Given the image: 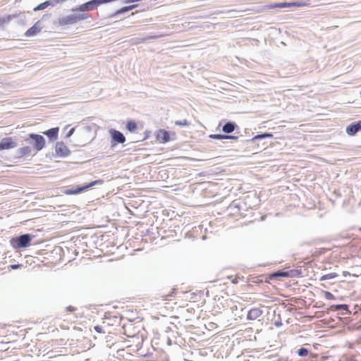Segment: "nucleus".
<instances>
[{
    "mask_svg": "<svg viewBox=\"0 0 361 361\" xmlns=\"http://www.w3.org/2000/svg\"><path fill=\"white\" fill-rule=\"evenodd\" d=\"M90 17L91 16L87 13H78V11H72L71 14L59 18L57 23L59 26L64 27L75 25Z\"/></svg>",
    "mask_w": 361,
    "mask_h": 361,
    "instance_id": "obj_1",
    "label": "nucleus"
},
{
    "mask_svg": "<svg viewBox=\"0 0 361 361\" xmlns=\"http://www.w3.org/2000/svg\"><path fill=\"white\" fill-rule=\"evenodd\" d=\"M24 141L30 145L32 150L35 151V154L41 151L45 146V138L39 134L29 133L24 138Z\"/></svg>",
    "mask_w": 361,
    "mask_h": 361,
    "instance_id": "obj_2",
    "label": "nucleus"
},
{
    "mask_svg": "<svg viewBox=\"0 0 361 361\" xmlns=\"http://www.w3.org/2000/svg\"><path fill=\"white\" fill-rule=\"evenodd\" d=\"M34 237L33 235L30 233L22 234L12 238L10 240V244L16 250L26 248L31 245V241L33 240Z\"/></svg>",
    "mask_w": 361,
    "mask_h": 361,
    "instance_id": "obj_3",
    "label": "nucleus"
},
{
    "mask_svg": "<svg viewBox=\"0 0 361 361\" xmlns=\"http://www.w3.org/2000/svg\"><path fill=\"white\" fill-rule=\"evenodd\" d=\"M109 133L111 135V147H115L118 144H123L126 139L124 135L116 129H110Z\"/></svg>",
    "mask_w": 361,
    "mask_h": 361,
    "instance_id": "obj_4",
    "label": "nucleus"
},
{
    "mask_svg": "<svg viewBox=\"0 0 361 361\" xmlns=\"http://www.w3.org/2000/svg\"><path fill=\"white\" fill-rule=\"evenodd\" d=\"M102 183H103L102 180H96L89 183L88 184H85L82 186H77L75 188L67 189L65 190L64 193L66 195H77V194H79L81 192L92 187V186H94L98 184H102Z\"/></svg>",
    "mask_w": 361,
    "mask_h": 361,
    "instance_id": "obj_5",
    "label": "nucleus"
},
{
    "mask_svg": "<svg viewBox=\"0 0 361 361\" xmlns=\"http://www.w3.org/2000/svg\"><path fill=\"white\" fill-rule=\"evenodd\" d=\"M18 146L16 139L13 137H5L0 141V151L16 148Z\"/></svg>",
    "mask_w": 361,
    "mask_h": 361,
    "instance_id": "obj_6",
    "label": "nucleus"
},
{
    "mask_svg": "<svg viewBox=\"0 0 361 361\" xmlns=\"http://www.w3.org/2000/svg\"><path fill=\"white\" fill-rule=\"evenodd\" d=\"M97 8L94 0H90L71 9V11H78V13H85Z\"/></svg>",
    "mask_w": 361,
    "mask_h": 361,
    "instance_id": "obj_7",
    "label": "nucleus"
},
{
    "mask_svg": "<svg viewBox=\"0 0 361 361\" xmlns=\"http://www.w3.org/2000/svg\"><path fill=\"white\" fill-rule=\"evenodd\" d=\"M42 30L40 20L37 21L33 26L29 28L24 34L25 37H33L37 35Z\"/></svg>",
    "mask_w": 361,
    "mask_h": 361,
    "instance_id": "obj_8",
    "label": "nucleus"
},
{
    "mask_svg": "<svg viewBox=\"0 0 361 361\" xmlns=\"http://www.w3.org/2000/svg\"><path fill=\"white\" fill-rule=\"evenodd\" d=\"M55 151L58 156L65 157L70 154V150L63 142H58L55 146Z\"/></svg>",
    "mask_w": 361,
    "mask_h": 361,
    "instance_id": "obj_9",
    "label": "nucleus"
},
{
    "mask_svg": "<svg viewBox=\"0 0 361 361\" xmlns=\"http://www.w3.org/2000/svg\"><path fill=\"white\" fill-rule=\"evenodd\" d=\"M361 130V120L353 122L346 127V133L349 135H355Z\"/></svg>",
    "mask_w": 361,
    "mask_h": 361,
    "instance_id": "obj_10",
    "label": "nucleus"
},
{
    "mask_svg": "<svg viewBox=\"0 0 361 361\" xmlns=\"http://www.w3.org/2000/svg\"><path fill=\"white\" fill-rule=\"evenodd\" d=\"M32 149L31 146H25L18 148L15 153L16 158H23L31 155Z\"/></svg>",
    "mask_w": 361,
    "mask_h": 361,
    "instance_id": "obj_11",
    "label": "nucleus"
},
{
    "mask_svg": "<svg viewBox=\"0 0 361 361\" xmlns=\"http://www.w3.org/2000/svg\"><path fill=\"white\" fill-rule=\"evenodd\" d=\"M263 312L260 308L255 307L252 308L247 312V320H255L262 316Z\"/></svg>",
    "mask_w": 361,
    "mask_h": 361,
    "instance_id": "obj_12",
    "label": "nucleus"
},
{
    "mask_svg": "<svg viewBox=\"0 0 361 361\" xmlns=\"http://www.w3.org/2000/svg\"><path fill=\"white\" fill-rule=\"evenodd\" d=\"M59 128H51L46 130L44 134L47 136L51 142L56 140L58 138Z\"/></svg>",
    "mask_w": 361,
    "mask_h": 361,
    "instance_id": "obj_13",
    "label": "nucleus"
},
{
    "mask_svg": "<svg viewBox=\"0 0 361 361\" xmlns=\"http://www.w3.org/2000/svg\"><path fill=\"white\" fill-rule=\"evenodd\" d=\"M157 138L162 143L168 142L171 140L169 132L162 129L157 131Z\"/></svg>",
    "mask_w": 361,
    "mask_h": 361,
    "instance_id": "obj_14",
    "label": "nucleus"
},
{
    "mask_svg": "<svg viewBox=\"0 0 361 361\" xmlns=\"http://www.w3.org/2000/svg\"><path fill=\"white\" fill-rule=\"evenodd\" d=\"M279 278H286V271L279 270L277 271L269 274L267 279L270 281H277Z\"/></svg>",
    "mask_w": 361,
    "mask_h": 361,
    "instance_id": "obj_15",
    "label": "nucleus"
},
{
    "mask_svg": "<svg viewBox=\"0 0 361 361\" xmlns=\"http://www.w3.org/2000/svg\"><path fill=\"white\" fill-rule=\"evenodd\" d=\"M238 126L235 122L227 121L222 127V131L226 134H229L233 132Z\"/></svg>",
    "mask_w": 361,
    "mask_h": 361,
    "instance_id": "obj_16",
    "label": "nucleus"
},
{
    "mask_svg": "<svg viewBox=\"0 0 361 361\" xmlns=\"http://www.w3.org/2000/svg\"><path fill=\"white\" fill-rule=\"evenodd\" d=\"M16 16L9 14L6 16L0 17V30H4L5 27L8 25V23L13 20L15 19Z\"/></svg>",
    "mask_w": 361,
    "mask_h": 361,
    "instance_id": "obj_17",
    "label": "nucleus"
},
{
    "mask_svg": "<svg viewBox=\"0 0 361 361\" xmlns=\"http://www.w3.org/2000/svg\"><path fill=\"white\" fill-rule=\"evenodd\" d=\"M329 310L331 311H345L347 312H350L349 306L345 304H340V305H332L330 306Z\"/></svg>",
    "mask_w": 361,
    "mask_h": 361,
    "instance_id": "obj_18",
    "label": "nucleus"
},
{
    "mask_svg": "<svg viewBox=\"0 0 361 361\" xmlns=\"http://www.w3.org/2000/svg\"><path fill=\"white\" fill-rule=\"evenodd\" d=\"M12 15L16 16L15 19H16L17 24L20 25H25L27 19L25 13H13Z\"/></svg>",
    "mask_w": 361,
    "mask_h": 361,
    "instance_id": "obj_19",
    "label": "nucleus"
},
{
    "mask_svg": "<svg viewBox=\"0 0 361 361\" xmlns=\"http://www.w3.org/2000/svg\"><path fill=\"white\" fill-rule=\"evenodd\" d=\"M273 137H274V135L271 133H264L258 134V135L254 136L250 140V141L254 142L258 140H262V139H265V138H272Z\"/></svg>",
    "mask_w": 361,
    "mask_h": 361,
    "instance_id": "obj_20",
    "label": "nucleus"
},
{
    "mask_svg": "<svg viewBox=\"0 0 361 361\" xmlns=\"http://www.w3.org/2000/svg\"><path fill=\"white\" fill-rule=\"evenodd\" d=\"M290 4L289 2H279L271 4L268 6L269 8H285L290 7Z\"/></svg>",
    "mask_w": 361,
    "mask_h": 361,
    "instance_id": "obj_21",
    "label": "nucleus"
},
{
    "mask_svg": "<svg viewBox=\"0 0 361 361\" xmlns=\"http://www.w3.org/2000/svg\"><path fill=\"white\" fill-rule=\"evenodd\" d=\"M286 271V278H295L299 277L302 274V271L300 269H291Z\"/></svg>",
    "mask_w": 361,
    "mask_h": 361,
    "instance_id": "obj_22",
    "label": "nucleus"
},
{
    "mask_svg": "<svg viewBox=\"0 0 361 361\" xmlns=\"http://www.w3.org/2000/svg\"><path fill=\"white\" fill-rule=\"evenodd\" d=\"M128 8H126V6H123L121 8L117 10L116 11H115L114 13H113L112 14H111L109 16V18H118L122 14H124L127 12H129L128 11Z\"/></svg>",
    "mask_w": 361,
    "mask_h": 361,
    "instance_id": "obj_23",
    "label": "nucleus"
},
{
    "mask_svg": "<svg viewBox=\"0 0 361 361\" xmlns=\"http://www.w3.org/2000/svg\"><path fill=\"white\" fill-rule=\"evenodd\" d=\"M126 127L129 132L134 133L137 128V125L135 121L130 120L127 121Z\"/></svg>",
    "mask_w": 361,
    "mask_h": 361,
    "instance_id": "obj_24",
    "label": "nucleus"
},
{
    "mask_svg": "<svg viewBox=\"0 0 361 361\" xmlns=\"http://www.w3.org/2000/svg\"><path fill=\"white\" fill-rule=\"evenodd\" d=\"M336 276H338L336 273H329V274H324L322 276H321L319 280L322 281L330 280V279H333L336 278Z\"/></svg>",
    "mask_w": 361,
    "mask_h": 361,
    "instance_id": "obj_25",
    "label": "nucleus"
},
{
    "mask_svg": "<svg viewBox=\"0 0 361 361\" xmlns=\"http://www.w3.org/2000/svg\"><path fill=\"white\" fill-rule=\"evenodd\" d=\"M310 353V350L306 348H300L297 351V354L300 356V357H306Z\"/></svg>",
    "mask_w": 361,
    "mask_h": 361,
    "instance_id": "obj_26",
    "label": "nucleus"
},
{
    "mask_svg": "<svg viewBox=\"0 0 361 361\" xmlns=\"http://www.w3.org/2000/svg\"><path fill=\"white\" fill-rule=\"evenodd\" d=\"M47 4V1L39 4L37 6H36L34 8V11H41V10H44L45 8H47L48 7V4Z\"/></svg>",
    "mask_w": 361,
    "mask_h": 361,
    "instance_id": "obj_27",
    "label": "nucleus"
},
{
    "mask_svg": "<svg viewBox=\"0 0 361 361\" xmlns=\"http://www.w3.org/2000/svg\"><path fill=\"white\" fill-rule=\"evenodd\" d=\"M209 137L214 140H224L226 139L224 134H211Z\"/></svg>",
    "mask_w": 361,
    "mask_h": 361,
    "instance_id": "obj_28",
    "label": "nucleus"
},
{
    "mask_svg": "<svg viewBox=\"0 0 361 361\" xmlns=\"http://www.w3.org/2000/svg\"><path fill=\"white\" fill-rule=\"evenodd\" d=\"M175 125L180 126H189V122L186 119H183L181 121H175Z\"/></svg>",
    "mask_w": 361,
    "mask_h": 361,
    "instance_id": "obj_29",
    "label": "nucleus"
},
{
    "mask_svg": "<svg viewBox=\"0 0 361 361\" xmlns=\"http://www.w3.org/2000/svg\"><path fill=\"white\" fill-rule=\"evenodd\" d=\"M47 4H48V6L54 7L57 4H59V0H47Z\"/></svg>",
    "mask_w": 361,
    "mask_h": 361,
    "instance_id": "obj_30",
    "label": "nucleus"
},
{
    "mask_svg": "<svg viewBox=\"0 0 361 361\" xmlns=\"http://www.w3.org/2000/svg\"><path fill=\"white\" fill-rule=\"evenodd\" d=\"M324 296H325V298L327 300H334L335 299V296L331 292H329V291H324Z\"/></svg>",
    "mask_w": 361,
    "mask_h": 361,
    "instance_id": "obj_31",
    "label": "nucleus"
},
{
    "mask_svg": "<svg viewBox=\"0 0 361 361\" xmlns=\"http://www.w3.org/2000/svg\"><path fill=\"white\" fill-rule=\"evenodd\" d=\"M162 37L161 35H147L145 37L146 38V40L148 41V40H150V39H158L159 37Z\"/></svg>",
    "mask_w": 361,
    "mask_h": 361,
    "instance_id": "obj_32",
    "label": "nucleus"
},
{
    "mask_svg": "<svg viewBox=\"0 0 361 361\" xmlns=\"http://www.w3.org/2000/svg\"><path fill=\"white\" fill-rule=\"evenodd\" d=\"M289 4H290V7L292 6H301L302 5V4L301 2H299V1H294V2H289Z\"/></svg>",
    "mask_w": 361,
    "mask_h": 361,
    "instance_id": "obj_33",
    "label": "nucleus"
},
{
    "mask_svg": "<svg viewBox=\"0 0 361 361\" xmlns=\"http://www.w3.org/2000/svg\"><path fill=\"white\" fill-rule=\"evenodd\" d=\"M75 132V128H72L66 134L67 137H70Z\"/></svg>",
    "mask_w": 361,
    "mask_h": 361,
    "instance_id": "obj_34",
    "label": "nucleus"
},
{
    "mask_svg": "<svg viewBox=\"0 0 361 361\" xmlns=\"http://www.w3.org/2000/svg\"><path fill=\"white\" fill-rule=\"evenodd\" d=\"M226 139H231V140H237L238 139V136L235 135H225Z\"/></svg>",
    "mask_w": 361,
    "mask_h": 361,
    "instance_id": "obj_35",
    "label": "nucleus"
},
{
    "mask_svg": "<svg viewBox=\"0 0 361 361\" xmlns=\"http://www.w3.org/2000/svg\"><path fill=\"white\" fill-rule=\"evenodd\" d=\"M137 4H133V5H130V6H126V8H128V11H132L133 9H134L135 8L137 7Z\"/></svg>",
    "mask_w": 361,
    "mask_h": 361,
    "instance_id": "obj_36",
    "label": "nucleus"
},
{
    "mask_svg": "<svg viewBox=\"0 0 361 361\" xmlns=\"http://www.w3.org/2000/svg\"><path fill=\"white\" fill-rule=\"evenodd\" d=\"M21 266H22V265H21V264H12V265H11V268L12 269H17L20 268Z\"/></svg>",
    "mask_w": 361,
    "mask_h": 361,
    "instance_id": "obj_37",
    "label": "nucleus"
},
{
    "mask_svg": "<svg viewBox=\"0 0 361 361\" xmlns=\"http://www.w3.org/2000/svg\"><path fill=\"white\" fill-rule=\"evenodd\" d=\"M76 310L75 307H73V306H68L66 307V310L68 311V312H73Z\"/></svg>",
    "mask_w": 361,
    "mask_h": 361,
    "instance_id": "obj_38",
    "label": "nucleus"
},
{
    "mask_svg": "<svg viewBox=\"0 0 361 361\" xmlns=\"http://www.w3.org/2000/svg\"><path fill=\"white\" fill-rule=\"evenodd\" d=\"M137 42L138 43H143L145 42H147L146 40V38L145 37H142V38H137Z\"/></svg>",
    "mask_w": 361,
    "mask_h": 361,
    "instance_id": "obj_39",
    "label": "nucleus"
},
{
    "mask_svg": "<svg viewBox=\"0 0 361 361\" xmlns=\"http://www.w3.org/2000/svg\"><path fill=\"white\" fill-rule=\"evenodd\" d=\"M94 329L98 333H101L102 332V328L99 326H94Z\"/></svg>",
    "mask_w": 361,
    "mask_h": 361,
    "instance_id": "obj_40",
    "label": "nucleus"
},
{
    "mask_svg": "<svg viewBox=\"0 0 361 361\" xmlns=\"http://www.w3.org/2000/svg\"><path fill=\"white\" fill-rule=\"evenodd\" d=\"M274 324L276 326L279 327V326H282V322L281 321H276V322H275Z\"/></svg>",
    "mask_w": 361,
    "mask_h": 361,
    "instance_id": "obj_41",
    "label": "nucleus"
},
{
    "mask_svg": "<svg viewBox=\"0 0 361 361\" xmlns=\"http://www.w3.org/2000/svg\"><path fill=\"white\" fill-rule=\"evenodd\" d=\"M347 275H350V273L348 272V271H343V276H347Z\"/></svg>",
    "mask_w": 361,
    "mask_h": 361,
    "instance_id": "obj_42",
    "label": "nucleus"
},
{
    "mask_svg": "<svg viewBox=\"0 0 361 361\" xmlns=\"http://www.w3.org/2000/svg\"><path fill=\"white\" fill-rule=\"evenodd\" d=\"M66 1L67 0H59V4H62V3H63V2Z\"/></svg>",
    "mask_w": 361,
    "mask_h": 361,
    "instance_id": "obj_43",
    "label": "nucleus"
},
{
    "mask_svg": "<svg viewBox=\"0 0 361 361\" xmlns=\"http://www.w3.org/2000/svg\"><path fill=\"white\" fill-rule=\"evenodd\" d=\"M360 97H361V91H360Z\"/></svg>",
    "mask_w": 361,
    "mask_h": 361,
    "instance_id": "obj_44",
    "label": "nucleus"
}]
</instances>
